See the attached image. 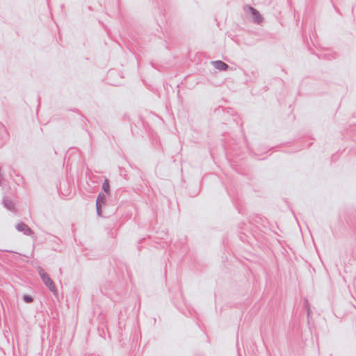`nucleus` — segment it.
I'll return each mask as SVG.
<instances>
[{"mask_svg":"<svg viewBox=\"0 0 356 356\" xmlns=\"http://www.w3.org/2000/svg\"><path fill=\"white\" fill-rule=\"evenodd\" d=\"M136 192L133 190L127 191L122 188H118L114 193V199L121 200H128V198L131 197Z\"/></svg>","mask_w":356,"mask_h":356,"instance_id":"obj_1","label":"nucleus"},{"mask_svg":"<svg viewBox=\"0 0 356 356\" xmlns=\"http://www.w3.org/2000/svg\"><path fill=\"white\" fill-rule=\"evenodd\" d=\"M40 277L45 284V285L54 293H56V289L54 284L52 280L49 277V275L44 272L40 273Z\"/></svg>","mask_w":356,"mask_h":356,"instance_id":"obj_2","label":"nucleus"},{"mask_svg":"<svg viewBox=\"0 0 356 356\" xmlns=\"http://www.w3.org/2000/svg\"><path fill=\"white\" fill-rule=\"evenodd\" d=\"M250 9V13L252 17V19L253 22L256 24H259L261 23L264 20V18L262 15L260 14L258 10H257L255 8L248 6Z\"/></svg>","mask_w":356,"mask_h":356,"instance_id":"obj_3","label":"nucleus"},{"mask_svg":"<svg viewBox=\"0 0 356 356\" xmlns=\"http://www.w3.org/2000/svg\"><path fill=\"white\" fill-rule=\"evenodd\" d=\"M9 139V134L3 124H0V148L8 141Z\"/></svg>","mask_w":356,"mask_h":356,"instance_id":"obj_4","label":"nucleus"},{"mask_svg":"<svg viewBox=\"0 0 356 356\" xmlns=\"http://www.w3.org/2000/svg\"><path fill=\"white\" fill-rule=\"evenodd\" d=\"M222 112V118L225 120L229 121L230 120H232L234 122H235V119L232 117L233 115V111L231 109H227L225 108H218L216 112L218 113H220V112Z\"/></svg>","mask_w":356,"mask_h":356,"instance_id":"obj_5","label":"nucleus"},{"mask_svg":"<svg viewBox=\"0 0 356 356\" xmlns=\"http://www.w3.org/2000/svg\"><path fill=\"white\" fill-rule=\"evenodd\" d=\"M211 64L213 65L214 68L220 71H227L229 68V65H227L226 63L220 60L212 61Z\"/></svg>","mask_w":356,"mask_h":356,"instance_id":"obj_6","label":"nucleus"},{"mask_svg":"<svg viewBox=\"0 0 356 356\" xmlns=\"http://www.w3.org/2000/svg\"><path fill=\"white\" fill-rule=\"evenodd\" d=\"M102 191L105 193L107 195H110L111 193V187H110V181L108 179H105L102 186Z\"/></svg>","mask_w":356,"mask_h":356,"instance_id":"obj_7","label":"nucleus"},{"mask_svg":"<svg viewBox=\"0 0 356 356\" xmlns=\"http://www.w3.org/2000/svg\"><path fill=\"white\" fill-rule=\"evenodd\" d=\"M17 228L19 231L31 232V230L27 227V225H26L25 224H23V223H20V224L17 225Z\"/></svg>","mask_w":356,"mask_h":356,"instance_id":"obj_8","label":"nucleus"},{"mask_svg":"<svg viewBox=\"0 0 356 356\" xmlns=\"http://www.w3.org/2000/svg\"><path fill=\"white\" fill-rule=\"evenodd\" d=\"M96 200H106L105 193L103 191L99 192L96 197Z\"/></svg>","mask_w":356,"mask_h":356,"instance_id":"obj_9","label":"nucleus"},{"mask_svg":"<svg viewBox=\"0 0 356 356\" xmlns=\"http://www.w3.org/2000/svg\"><path fill=\"white\" fill-rule=\"evenodd\" d=\"M199 191H200V189H199V188H198V186L196 184V185L194 186V190H193V191L190 192V195H191V197H195V196L198 194Z\"/></svg>","mask_w":356,"mask_h":356,"instance_id":"obj_10","label":"nucleus"},{"mask_svg":"<svg viewBox=\"0 0 356 356\" xmlns=\"http://www.w3.org/2000/svg\"><path fill=\"white\" fill-rule=\"evenodd\" d=\"M68 111H70L74 112V113H77V114H79V115H81V118H82L83 119H85V120L86 119V118H85V116H83V115H82V114H81V111H80L78 108H71V109H68Z\"/></svg>","mask_w":356,"mask_h":356,"instance_id":"obj_11","label":"nucleus"},{"mask_svg":"<svg viewBox=\"0 0 356 356\" xmlns=\"http://www.w3.org/2000/svg\"><path fill=\"white\" fill-rule=\"evenodd\" d=\"M102 203H104V202H97V210L99 215L100 214L99 209L102 206Z\"/></svg>","mask_w":356,"mask_h":356,"instance_id":"obj_12","label":"nucleus"},{"mask_svg":"<svg viewBox=\"0 0 356 356\" xmlns=\"http://www.w3.org/2000/svg\"><path fill=\"white\" fill-rule=\"evenodd\" d=\"M24 300L27 302H30L32 301V298L31 297H29V296H25L24 297Z\"/></svg>","mask_w":356,"mask_h":356,"instance_id":"obj_13","label":"nucleus"},{"mask_svg":"<svg viewBox=\"0 0 356 356\" xmlns=\"http://www.w3.org/2000/svg\"><path fill=\"white\" fill-rule=\"evenodd\" d=\"M3 200V201L6 200V198H5V197H3V200Z\"/></svg>","mask_w":356,"mask_h":356,"instance_id":"obj_14","label":"nucleus"}]
</instances>
